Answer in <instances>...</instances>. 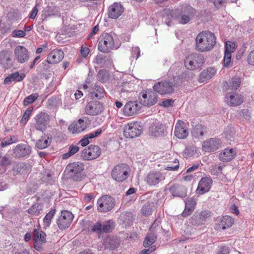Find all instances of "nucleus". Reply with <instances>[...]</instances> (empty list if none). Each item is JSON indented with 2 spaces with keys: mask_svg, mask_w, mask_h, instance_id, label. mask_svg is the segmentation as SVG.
Wrapping results in <instances>:
<instances>
[{
  "mask_svg": "<svg viewBox=\"0 0 254 254\" xmlns=\"http://www.w3.org/2000/svg\"><path fill=\"white\" fill-rule=\"evenodd\" d=\"M216 40V37L213 33L208 31H203L195 38V48L199 52L208 51L215 45Z\"/></svg>",
  "mask_w": 254,
  "mask_h": 254,
  "instance_id": "obj_1",
  "label": "nucleus"
},
{
  "mask_svg": "<svg viewBox=\"0 0 254 254\" xmlns=\"http://www.w3.org/2000/svg\"><path fill=\"white\" fill-rule=\"evenodd\" d=\"M204 63L203 56L197 53H192L188 55L184 61L185 67L190 70H193L201 67Z\"/></svg>",
  "mask_w": 254,
  "mask_h": 254,
  "instance_id": "obj_2",
  "label": "nucleus"
},
{
  "mask_svg": "<svg viewBox=\"0 0 254 254\" xmlns=\"http://www.w3.org/2000/svg\"><path fill=\"white\" fill-rule=\"evenodd\" d=\"M129 168L125 164H120L116 166L111 173L112 178L118 182L126 180L128 176Z\"/></svg>",
  "mask_w": 254,
  "mask_h": 254,
  "instance_id": "obj_3",
  "label": "nucleus"
},
{
  "mask_svg": "<svg viewBox=\"0 0 254 254\" xmlns=\"http://www.w3.org/2000/svg\"><path fill=\"white\" fill-rule=\"evenodd\" d=\"M98 50L103 53H109L114 47L113 37L108 33L102 34L98 39Z\"/></svg>",
  "mask_w": 254,
  "mask_h": 254,
  "instance_id": "obj_4",
  "label": "nucleus"
},
{
  "mask_svg": "<svg viewBox=\"0 0 254 254\" xmlns=\"http://www.w3.org/2000/svg\"><path fill=\"white\" fill-rule=\"evenodd\" d=\"M97 204L99 211L107 212L111 211L115 206V200L110 195H104L98 199Z\"/></svg>",
  "mask_w": 254,
  "mask_h": 254,
  "instance_id": "obj_5",
  "label": "nucleus"
},
{
  "mask_svg": "<svg viewBox=\"0 0 254 254\" xmlns=\"http://www.w3.org/2000/svg\"><path fill=\"white\" fill-rule=\"evenodd\" d=\"M142 132V127L137 122L128 123L124 127V135L126 138H133Z\"/></svg>",
  "mask_w": 254,
  "mask_h": 254,
  "instance_id": "obj_6",
  "label": "nucleus"
},
{
  "mask_svg": "<svg viewBox=\"0 0 254 254\" xmlns=\"http://www.w3.org/2000/svg\"><path fill=\"white\" fill-rule=\"evenodd\" d=\"M34 120L35 123L34 125L36 129L44 132L47 128L50 117L47 113L41 112L35 117Z\"/></svg>",
  "mask_w": 254,
  "mask_h": 254,
  "instance_id": "obj_7",
  "label": "nucleus"
},
{
  "mask_svg": "<svg viewBox=\"0 0 254 254\" xmlns=\"http://www.w3.org/2000/svg\"><path fill=\"white\" fill-rule=\"evenodd\" d=\"M175 83L169 81H161L155 84L153 90L161 95L170 94L174 91Z\"/></svg>",
  "mask_w": 254,
  "mask_h": 254,
  "instance_id": "obj_8",
  "label": "nucleus"
},
{
  "mask_svg": "<svg viewBox=\"0 0 254 254\" xmlns=\"http://www.w3.org/2000/svg\"><path fill=\"white\" fill-rule=\"evenodd\" d=\"M73 219L71 212L64 210L61 212L60 215L57 220V224L60 230H65L70 225Z\"/></svg>",
  "mask_w": 254,
  "mask_h": 254,
  "instance_id": "obj_9",
  "label": "nucleus"
},
{
  "mask_svg": "<svg viewBox=\"0 0 254 254\" xmlns=\"http://www.w3.org/2000/svg\"><path fill=\"white\" fill-rule=\"evenodd\" d=\"M83 169L84 166L82 163L75 162L67 165L65 172L70 178L74 180H77L79 175Z\"/></svg>",
  "mask_w": 254,
  "mask_h": 254,
  "instance_id": "obj_10",
  "label": "nucleus"
},
{
  "mask_svg": "<svg viewBox=\"0 0 254 254\" xmlns=\"http://www.w3.org/2000/svg\"><path fill=\"white\" fill-rule=\"evenodd\" d=\"M141 101H130L125 105L123 111L125 116H131L138 114L141 109Z\"/></svg>",
  "mask_w": 254,
  "mask_h": 254,
  "instance_id": "obj_11",
  "label": "nucleus"
},
{
  "mask_svg": "<svg viewBox=\"0 0 254 254\" xmlns=\"http://www.w3.org/2000/svg\"><path fill=\"white\" fill-rule=\"evenodd\" d=\"M140 97L141 104L144 106L150 107L155 104L158 101V95L154 90H149L146 93L142 95Z\"/></svg>",
  "mask_w": 254,
  "mask_h": 254,
  "instance_id": "obj_12",
  "label": "nucleus"
},
{
  "mask_svg": "<svg viewBox=\"0 0 254 254\" xmlns=\"http://www.w3.org/2000/svg\"><path fill=\"white\" fill-rule=\"evenodd\" d=\"M46 235L45 232L41 230L34 229L32 233V238L34 241V247L37 251H40L42 249L43 243L46 242Z\"/></svg>",
  "mask_w": 254,
  "mask_h": 254,
  "instance_id": "obj_13",
  "label": "nucleus"
},
{
  "mask_svg": "<svg viewBox=\"0 0 254 254\" xmlns=\"http://www.w3.org/2000/svg\"><path fill=\"white\" fill-rule=\"evenodd\" d=\"M209 216L210 212L208 211H196L190 219V223L193 225H201Z\"/></svg>",
  "mask_w": 254,
  "mask_h": 254,
  "instance_id": "obj_14",
  "label": "nucleus"
},
{
  "mask_svg": "<svg viewBox=\"0 0 254 254\" xmlns=\"http://www.w3.org/2000/svg\"><path fill=\"white\" fill-rule=\"evenodd\" d=\"M213 181L209 177H204L201 178L196 190L197 193L203 194L210 190L212 185Z\"/></svg>",
  "mask_w": 254,
  "mask_h": 254,
  "instance_id": "obj_15",
  "label": "nucleus"
},
{
  "mask_svg": "<svg viewBox=\"0 0 254 254\" xmlns=\"http://www.w3.org/2000/svg\"><path fill=\"white\" fill-rule=\"evenodd\" d=\"M14 57L17 62L23 64L28 60L29 54L25 47L18 46L14 49Z\"/></svg>",
  "mask_w": 254,
  "mask_h": 254,
  "instance_id": "obj_16",
  "label": "nucleus"
},
{
  "mask_svg": "<svg viewBox=\"0 0 254 254\" xmlns=\"http://www.w3.org/2000/svg\"><path fill=\"white\" fill-rule=\"evenodd\" d=\"M124 11V7L120 3L114 2L108 8V15L110 18L117 19Z\"/></svg>",
  "mask_w": 254,
  "mask_h": 254,
  "instance_id": "obj_17",
  "label": "nucleus"
},
{
  "mask_svg": "<svg viewBox=\"0 0 254 254\" xmlns=\"http://www.w3.org/2000/svg\"><path fill=\"white\" fill-rule=\"evenodd\" d=\"M221 144L220 139L211 138L203 142L202 147L206 151H214L221 146Z\"/></svg>",
  "mask_w": 254,
  "mask_h": 254,
  "instance_id": "obj_18",
  "label": "nucleus"
},
{
  "mask_svg": "<svg viewBox=\"0 0 254 254\" xmlns=\"http://www.w3.org/2000/svg\"><path fill=\"white\" fill-rule=\"evenodd\" d=\"M64 57V53L62 50L55 49L49 54L46 62L49 64H57L60 62Z\"/></svg>",
  "mask_w": 254,
  "mask_h": 254,
  "instance_id": "obj_19",
  "label": "nucleus"
},
{
  "mask_svg": "<svg viewBox=\"0 0 254 254\" xmlns=\"http://www.w3.org/2000/svg\"><path fill=\"white\" fill-rule=\"evenodd\" d=\"M169 190L171 194L175 197L184 198L187 195V188L179 184H175L171 186Z\"/></svg>",
  "mask_w": 254,
  "mask_h": 254,
  "instance_id": "obj_20",
  "label": "nucleus"
},
{
  "mask_svg": "<svg viewBox=\"0 0 254 254\" xmlns=\"http://www.w3.org/2000/svg\"><path fill=\"white\" fill-rule=\"evenodd\" d=\"M225 99V102L230 106L240 105L243 102L242 96L235 92L227 93Z\"/></svg>",
  "mask_w": 254,
  "mask_h": 254,
  "instance_id": "obj_21",
  "label": "nucleus"
},
{
  "mask_svg": "<svg viewBox=\"0 0 254 254\" xmlns=\"http://www.w3.org/2000/svg\"><path fill=\"white\" fill-rule=\"evenodd\" d=\"M192 127L191 131L192 136L197 139H203L207 133V128L201 124L193 125Z\"/></svg>",
  "mask_w": 254,
  "mask_h": 254,
  "instance_id": "obj_22",
  "label": "nucleus"
},
{
  "mask_svg": "<svg viewBox=\"0 0 254 254\" xmlns=\"http://www.w3.org/2000/svg\"><path fill=\"white\" fill-rule=\"evenodd\" d=\"M31 152L29 145L24 144H18L13 150L15 155L18 158L29 155Z\"/></svg>",
  "mask_w": 254,
  "mask_h": 254,
  "instance_id": "obj_23",
  "label": "nucleus"
},
{
  "mask_svg": "<svg viewBox=\"0 0 254 254\" xmlns=\"http://www.w3.org/2000/svg\"><path fill=\"white\" fill-rule=\"evenodd\" d=\"M164 177L161 172H152L147 175L146 181L148 185L155 186L164 180Z\"/></svg>",
  "mask_w": 254,
  "mask_h": 254,
  "instance_id": "obj_24",
  "label": "nucleus"
},
{
  "mask_svg": "<svg viewBox=\"0 0 254 254\" xmlns=\"http://www.w3.org/2000/svg\"><path fill=\"white\" fill-rule=\"evenodd\" d=\"M165 127L160 122H154L149 128V131L152 136H161L164 134Z\"/></svg>",
  "mask_w": 254,
  "mask_h": 254,
  "instance_id": "obj_25",
  "label": "nucleus"
},
{
  "mask_svg": "<svg viewBox=\"0 0 254 254\" xmlns=\"http://www.w3.org/2000/svg\"><path fill=\"white\" fill-rule=\"evenodd\" d=\"M86 125L83 119H80L77 122L72 123L68 127V130L72 133H78L84 131Z\"/></svg>",
  "mask_w": 254,
  "mask_h": 254,
  "instance_id": "obj_26",
  "label": "nucleus"
},
{
  "mask_svg": "<svg viewBox=\"0 0 254 254\" xmlns=\"http://www.w3.org/2000/svg\"><path fill=\"white\" fill-rule=\"evenodd\" d=\"M237 154L234 148H227L219 154V159L223 162H228L233 159Z\"/></svg>",
  "mask_w": 254,
  "mask_h": 254,
  "instance_id": "obj_27",
  "label": "nucleus"
},
{
  "mask_svg": "<svg viewBox=\"0 0 254 254\" xmlns=\"http://www.w3.org/2000/svg\"><path fill=\"white\" fill-rule=\"evenodd\" d=\"M114 228L115 222L112 220L105 221L103 224L99 222L96 223V232H99L100 234L101 231L110 233L113 231Z\"/></svg>",
  "mask_w": 254,
  "mask_h": 254,
  "instance_id": "obj_28",
  "label": "nucleus"
},
{
  "mask_svg": "<svg viewBox=\"0 0 254 254\" xmlns=\"http://www.w3.org/2000/svg\"><path fill=\"white\" fill-rule=\"evenodd\" d=\"M184 125V123L183 121H179L175 126L174 134L179 139H185L189 135L188 130L183 127Z\"/></svg>",
  "mask_w": 254,
  "mask_h": 254,
  "instance_id": "obj_29",
  "label": "nucleus"
},
{
  "mask_svg": "<svg viewBox=\"0 0 254 254\" xmlns=\"http://www.w3.org/2000/svg\"><path fill=\"white\" fill-rule=\"evenodd\" d=\"M185 208L182 213L183 217H187L190 215L195 208L196 204V200L193 198H187L185 200Z\"/></svg>",
  "mask_w": 254,
  "mask_h": 254,
  "instance_id": "obj_30",
  "label": "nucleus"
},
{
  "mask_svg": "<svg viewBox=\"0 0 254 254\" xmlns=\"http://www.w3.org/2000/svg\"><path fill=\"white\" fill-rule=\"evenodd\" d=\"M95 94L92 91L90 92L87 95V99L89 100L85 107V113L89 115H94L95 114V100H94Z\"/></svg>",
  "mask_w": 254,
  "mask_h": 254,
  "instance_id": "obj_31",
  "label": "nucleus"
},
{
  "mask_svg": "<svg viewBox=\"0 0 254 254\" xmlns=\"http://www.w3.org/2000/svg\"><path fill=\"white\" fill-rule=\"evenodd\" d=\"M120 244V240L117 237L108 236L104 240V246L106 249L114 250L117 249Z\"/></svg>",
  "mask_w": 254,
  "mask_h": 254,
  "instance_id": "obj_32",
  "label": "nucleus"
},
{
  "mask_svg": "<svg viewBox=\"0 0 254 254\" xmlns=\"http://www.w3.org/2000/svg\"><path fill=\"white\" fill-rule=\"evenodd\" d=\"M218 229L220 228L225 230L231 227L234 224V219L228 215H225L221 217L218 221Z\"/></svg>",
  "mask_w": 254,
  "mask_h": 254,
  "instance_id": "obj_33",
  "label": "nucleus"
},
{
  "mask_svg": "<svg viewBox=\"0 0 254 254\" xmlns=\"http://www.w3.org/2000/svg\"><path fill=\"white\" fill-rule=\"evenodd\" d=\"M240 78L239 76L233 77L229 80V82L225 81L223 83V90H237L240 87Z\"/></svg>",
  "mask_w": 254,
  "mask_h": 254,
  "instance_id": "obj_34",
  "label": "nucleus"
},
{
  "mask_svg": "<svg viewBox=\"0 0 254 254\" xmlns=\"http://www.w3.org/2000/svg\"><path fill=\"white\" fill-rule=\"evenodd\" d=\"M25 77L24 73L20 74L18 71H15L8 75L4 80V84L9 85L12 82H20Z\"/></svg>",
  "mask_w": 254,
  "mask_h": 254,
  "instance_id": "obj_35",
  "label": "nucleus"
},
{
  "mask_svg": "<svg viewBox=\"0 0 254 254\" xmlns=\"http://www.w3.org/2000/svg\"><path fill=\"white\" fill-rule=\"evenodd\" d=\"M52 136L44 133L36 142V146L39 149H43L48 147L52 141Z\"/></svg>",
  "mask_w": 254,
  "mask_h": 254,
  "instance_id": "obj_36",
  "label": "nucleus"
},
{
  "mask_svg": "<svg viewBox=\"0 0 254 254\" xmlns=\"http://www.w3.org/2000/svg\"><path fill=\"white\" fill-rule=\"evenodd\" d=\"M216 73V69L214 67H208L203 70L199 76V81L204 82L211 78Z\"/></svg>",
  "mask_w": 254,
  "mask_h": 254,
  "instance_id": "obj_37",
  "label": "nucleus"
},
{
  "mask_svg": "<svg viewBox=\"0 0 254 254\" xmlns=\"http://www.w3.org/2000/svg\"><path fill=\"white\" fill-rule=\"evenodd\" d=\"M95 145H90L82 152L81 157L85 160H91L95 158Z\"/></svg>",
  "mask_w": 254,
  "mask_h": 254,
  "instance_id": "obj_38",
  "label": "nucleus"
},
{
  "mask_svg": "<svg viewBox=\"0 0 254 254\" xmlns=\"http://www.w3.org/2000/svg\"><path fill=\"white\" fill-rule=\"evenodd\" d=\"M27 166L23 162L15 163L13 167L12 171L14 176L20 174H24L27 172Z\"/></svg>",
  "mask_w": 254,
  "mask_h": 254,
  "instance_id": "obj_39",
  "label": "nucleus"
},
{
  "mask_svg": "<svg viewBox=\"0 0 254 254\" xmlns=\"http://www.w3.org/2000/svg\"><path fill=\"white\" fill-rule=\"evenodd\" d=\"M96 76L99 81L105 83L109 79V73L106 69H101L98 72Z\"/></svg>",
  "mask_w": 254,
  "mask_h": 254,
  "instance_id": "obj_40",
  "label": "nucleus"
},
{
  "mask_svg": "<svg viewBox=\"0 0 254 254\" xmlns=\"http://www.w3.org/2000/svg\"><path fill=\"white\" fill-rule=\"evenodd\" d=\"M120 219L126 226H128L133 221V218L132 214L130 212L122 213Z\"/></svg>",
  "mask_w": 254,
  "mask_h": 254,
  "instance_id": "obj_41",
  "label": "nucleus"
},
{
  "mask_svg": "<svg viewBox=\"0 0 254 254\" xmlns=\"http://www.w3.org/2000/svg\"><path fill=\"white\" fill-rule=\"evenodd\" d=\"M154 203L152 201H147L142 207L141 209V214L148 216L152 213L153 207Z\"/></svg>",
  "mask_w": 254,
  "mask_h": 254,
  "instance_id": "obj_42",
  "label": "nucleus"
},
{
  "mask_svg": "<svg viewBox=\"0 0 254 254\" xmlns=\"http://www.w3.org/2000/svg\"><path fill=\"white\" fill-rule=\"evenodd\" d=\"M55 210L52 209L46 214L43 219L44 226L45 228L50 226L51 223L52 219L55 214Z\"/></svg>",
  "mask_w": 254,
  "mask_h": 254,
  "instance_id": "obj_43",
  "label": "nucleus"
},
{
  "mask_svg": "<svg viewBox=\"0 0 254 254\" xmlns=\"http://www.w3.org/2000/svg\"><path fill=\"white\" fill-rule=\"evenodd\" d=\"M79 148L78 146L74 145H71L69 147L68 152L64 153L62 155L63 159H66L70 156L73 155L79 151Z\"/></svg>",
  "mask_w": 254,
  "mask_h": 254,
  "instance_id": "obj_44",
  "label": "nucleus"
},
{
  "mask_svg": "<svg viewBox=\"0 0 254 254\" xmlns=\"http://www.w3.org/2000/svg\"><path fill=\"white\" fill-rule=\"evenodd\" d=\"M156 240V236L155 233L148 234L145 237L143 242V246L145 247H148L153 244Z\"/></svg>",
  "mask_w": 254,
  "mask_h": 254,
  "instance_id": "obj_45",
  "label": "nucleus"
},
{
  "mask_svg": "<svg viewBox=\"0 0 254 254\" xmlns=\"http://www.w3.org/2000/svg\"><path fill=\"white\" fill-rule=\"evenodd\" d=\"M58 12L57 8L52 6H47L46 7L42 12V15L45 18L48 17L56 15Z\"/></svg>",
  "mask_w": 254,
  "mask_h": 254,
  "instance_id": "obj_46",
  "label": "nucleus"
},
{
  "mask_svg": "<svg viewBox=\"0 0 254 254\" xmlns=\"http://www.w3.org/2000/svg\"><path fill=\"white\" fill-rule=\"evenodd\" d=\"M10 61L9 54L7 52L0 53V64L4 66H7Z\"/></svg>",
  "mask_w": 254,
  "mask_h": 254,
  "instance_id": "obj_47",
  "label": "nucleus"
},
{
  "mask_svg": "<svg viewBox=\"0 0 254 254\" xmlns=\"http://www.w3.org/2000/svg\"><path fill=\"white\" fill-rule=\"evenodd\" d=\"M41 206L38 203H36L28 209V213L33 216H38L41 213Z\"/></svg>",
  "mask_w": 254,
  "mask_h": 254,
  "instance_id": "obj_48",
  "label": "nucleus"
},
{
  "mask_svg": "<svg viewBox=\"0 0 254 254\" xmlns=\"http://www.w3.org/2000/svg\"><path fill=\"white\" fill-rule=\"evenodd\" d=\"M94 137H95V131H93L92 133L86 135L80 140L79 143H80L82 147L86 146L90 143L89 139H92Z\"/></svg>",
  "mask_w": 254,
  "mask_h": 254,
  "instance_id": "obj_49",
  "label": "nucleus"
},
{
  "mask_svg": "<svg viewBox=\"0 0 254 254\" xmlns=\"http://www.w3.org/2000/svg\"><path fill=\"white\" fill-rule=\"evenodd\" d=\"M181 12H182L184 14L187 15V16H189L191 19L194 18L196 14L195 9L190 5L185 6L184 9Z\"/></svg>",
  "mask_w": 254,
  "mask_h": 254,
  "instance_id": "obj_50",
  "label": "nucleus"
},
{
  "mask_svg": "<svg viewBox=\"0 0 254 254\" xmlns=\"http://www.w3.org/2000/svg\"><path fill=\"white\" fill-rule=\"evenodd\" d=\"M17 141V137L15 136H10V138L5 137L1 141V146L4 147Z\"/></svg>",
  "mask_w": 254,
  "mask_h": 254,
  "instance_id": "obj_51",
  "label": "nucleus"
},
{
  "mask_svg": "<svg viewBox=\"0 0 254 254\" xmlns=\"http://www.w3.org/2000/svg\"><path fill=\"white\" fill-rule=\"evenodd\" d=\"M38 93H34L26 97L23 101V105L25 106L29 105L34 102L38 98Z\"/></svg>",
  "mask_w": 254,
  "mask_h": 254,
  "instance_id": "obj_52",
  "label": "nucleus"
},
{
  "mask_svg": "<svg viewBox=\"0 0 254 254\" xmlns=\"http://www.w3.org/2000/svg\"><path fill=\"white\" fill-rule=\"evenodd\" d=\"M33 111L32 108H27L25 112H24L22 119L20 121V123L23 125H25L28 122L30 115L32 114Z\"/></svg>",
  "mask_w": 254,
  "mask_h": 254,
  "instance_id": "obj_53",
  "label": "nucleus"
},
{
  "mask_svg": "<svg viewBox=\"0 0 254 254\" xmlns=\"http://www.w3.org/2000/svg\"><path fill=\"white\" fill-rule=\"evenodd\" d=\"M228 0H206L208 2L213 3L215 8L219 9L224 6Z\"/></svg>",
  "mask_w": 254,
  "mask_h": 254,
  "instance_id": "obj_54",
  "label": "nucleus"
},
{
  "mask_svg": "<svg viewBox=\"0 0 254 254\" xmlns=\"http://www.w3.org/2000/svg\"><path fill=\"white\" fill-rule=\"evenodd\" d=\"M195 151L194 147L188 146L184 150L183 155L185 158H189L194 155Z\"/></svg>",
  "mask_w": 254,
  "mask_h": 254,
  "instance_id": "obj_55",
  "label": "nucleus"
},
{
  "mask_svg": "<svg viewBox=\"0 0 254 254\" xmlns=\"http://www.w3.org/2000/svg\"><path fill=\"white\" fill-rule=\"evenodd\" d=\"M232 53L227 51L224 52V57L223 59V64L225 67H228L231 62Z\"/></svg>",
  "mask_w": 254,
  "mask_h": 254,
  "instance_id": "obj_56",
  "label": "nucleus"
},
{
  "mask_svg": "<svg viewBox=\"0 0 254 254\" xmlns=\"http://www.w3.org/2000/svg\"><path fill=\"white\" fill-rule=\"evenodd\" d=\"M177 19L179 23L182 24H186L192 19L189 16L184 14L182 12L181 13L180 16H178Z\"/></svg>",
  "mask_w": 254,
  "mask_h": 254,
  "instance_id": "obj_57",
  "label": "nucleus"
},
{
  "mask_svg": "<svg viewBox=\"0 0 254 254\" xmlns=\"http://www.w3.org/2000/svg\"><path fill=\"white\" fill-rule=\"evenodd\" d=\"M192 72L186 70L179 75V77L182 80L188 81L192 77Z\"/></svg>",
  "mask_w": 254,
  "mask_h": 254,
  "instance_id": "obj_58",
  "label": "nucleus"
},
{
  "mask_svg": "<svg viewBox=\"0 0 254 254\" xmlns=\"http://www.w3.org/2000/svg\"><path fill=\"white\" fill-rule=\"evenodd\" d=\"M236 45L235 43L230 41L226 42L225 46V51L230 52L231 53L235 51Z\"/></svg>",
  "mask_w": 254,
  "mask_h": 254,
  "instance_id": "obj_59",
  "label": "nucleus"
},
{
  "mask_svg": "<svg viewBox=\"0 0 254 254\" xmlns=\"http://www.w3.org/2000/svg\"><path fill=\"white\" fill-rule=\"evenodd\" d=\"M11 164V160L6 156L0 157V165L4 167L7 166Z\"/></svg>",
  "mask_w": 254,
  "mask_h": 254,
  "instance_id": "obj_60",
  "label": "nucleus"
},
{
  "mask_svg": "<svg viewBox=\"0 0 254 254\" xmlns=\"http://www.w3.org/2000/svg\"><path fill=\"white\" fill-rule=\"evenodd\" d=\"M105 94L104 89L96 85V99H100L104 97Z\"/></svg>",
  "mask_w": 254,
  "mask_h": 254,
  "instance_id": "obj_61",
  "label": "nucleus"
},
{
  "mask_svg": "<svg viewBox=\"0 0 254 254\" xmlns=\"http://www.w3.org/2000/svg\"><path fill=\"white\" fill-rule=\"evenodd\" d=\"M13 37H24L26 35V33L23 30H14L12 32Z\"/></svg>",
  "mask_w": 254,
  "mask_h": 254,
  "instance_id": "obj_62",
  "label": "nucleus"
},
{
  "mask_svg": "<svg viewBox=\"0 0 254 254\" xmlns=\"http://www.w3.org/2000/svg\"><path fill=\"white\" fill-rule=\"evenodd\" d=\"M43 181L49 184H52L54 182L50 173H47L44 175L42 178Z\"/></svg>",
  "mask_w": 254,
  "mask_h": 254,
  "instance_id": "obj_63",
  "label": "nucleus"
},
{
  "mask_svg": "<svg viewBox=\"0 0 254 254\" xmlns=\"http://www.w3.org/2000/svg\"><path fill=\"white\" fill-rule=\"evenodd\" d=\"M247 61L249 64L254 65V50L251 51L248 55Z\"/></svg>",
  "mask_w": 254,
  "mask_h": 254,
  "instance_id": "obj_64",
  "label": "nucleus"
}]
</instances>
